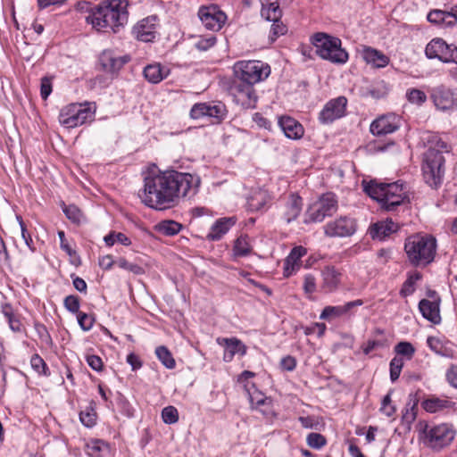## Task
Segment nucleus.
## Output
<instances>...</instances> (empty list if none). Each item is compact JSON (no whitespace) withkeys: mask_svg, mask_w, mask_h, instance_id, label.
<instances>
[{"mask_svg":"<svg viewBox=\"0 0 457 457\" xmlns=\"http://www.w3.org/2000/svg\"><path fill=\"white\" fill-rule=\"evenodd\" d=\"M200 185L197 174L168 169L145 177L144 188L138 196L145 206L163 211L176 206L181 198L194 197Z\"/></svg>","mask_w":457,"mask_h":457,"instance_id":"nucleus-1","label":"nucleus"},{"mask_svg":"<svg viewBox=\"0 0 457 457\" xmlns=\"http://www.w3.org/2000/svg\"><path fill=\"white\" fill-rule=\"evenodd\" d=\"M422 140L427 147L423 154L422 173L425 182L437 188L444 180L445 159L444 154H449L451 146L436 133H426Z\"/></svg>","mask_w":457,"mask_h":457,"instance_id":"nucleus-2","label":"nucleus"},{"mask_svg":"<svg viewBox=\"0 0 457 457\" xmlns=\"http://www.w3.org/2000/svg\"><path fill=\"white\" fill-rule=\"evenodd\" d=\"M128 0H105L92 8L87 22L98 31L118 33L129 21Z\"/></svg>","mask_w":457,"mask_h":457,"instance_id":"nucleus-3","label":"nucleus"},{"mask_svg":"<svg viewBox=\"0 0 457 457\" xmlns=\"http://www.w3.org/2000/svg\"><path fill=\"white\" fill-rule=\"evenodd\" d=\"M362 187L363 191L386 212H395L398 206L410 202L406 186L401 180L392 183L363 180Z\"/></svg>","mask_w":457,"mask_h":457,"instance_id":"nucleus-4","label":"nucleus"},{"mask_svg":"<svg viewBox=\"0 0 457 457\" xmlns=\"http://www.w3.org/2000/svg\"><path fill=\"white\" fill-rule=\"evenodd\" d=\"M404 250L413 266H426L435 258L436 241L432 236L412 235L406 239Z\"/></svg>","mask_w":457,"mask_h":457,"instance_id":"nucleus-5","label":"nucleus"},{"mask_svg":"<svg viewBox=\"0 0 457 457\" xmlns=\"http://www.w3.org/2000/svg\"><path fill=\"white\" fill-rule=\"evenodd\" d=\"M312 43L316 48V54L323 60L337 64H344L348 61V53L342 48L341 39L337 37L317 32L312 37Z\"/></svg>","mask_w":457,"mask_h":457,"instance_id":"nucleus-6","label":"nucleus"},{"mask_svg":"<svg viewBox=\"0 0 457 457\" xmlns=\"http://www.w3.org/2000/svg\"><path fill=\"white\" fill-rule=\"evenodd\" d=\"M233 71L234 79L253 86L268 78L270 73L268 64L255 60L237 62Z\"/></svg>","mask_w":457,"mask_h":457,"instance_id":"nucleus-7","label":"nucleus"},{"mask_svg":"<svg viewBox=\"0 0 457 457\" xmlns=\"http://www.w3.org/2000/svg\"><path fill=\"white\" fill-rule=\"evenodd\" d=\"M455 431L447 424H440L436 426L424 425L420 430V437L424 444L435 450H440L447 445L453 440Z\"/></svg>","mask_w":457,"mask_h":457,"instance_id":"nucleus-8","label":"nucleus"},{"mask_svg":"<svg viewBox=\"0 0 457 457\" xmlns=\"http://www.w3.org/2000/svg\"><path fill=\"white\" fill-rule=\"evenodd\" d=\"M338 209L337 195L332 192L321 195L319 200L307 210L305 222H321L327 217H331Z\"/></svg>","mask_w":457,"mask_h":457,"instance_id":"nucleus-9","label":"nucleus"},{"mask_svg":"<svg viewBox=\"0 0 457 457\" xmlns=\"http://www.w3.org/2000/svg\"><path fill=\"white\" fill-rule=\"evenodd\" d=\"M87 104H71L63 107L59 113V122L67 129H72L93 119L94 112Z\"/></svg>","mask_w":457,"mask_h":457,"instance_id":"nucleus-10","label":"nucleus"},{"mask_svg":"<svg viewBox=\"0 0 457 457\" xmlns=\"http://www.w3.org/2000/svg\"><path fill=\"white\" fill-rule=\"evenodd\" d=\"M324 234L328 237H347L353 236L357 230L356 220L349 216H340L338 219L328 221L323 227Z\"/></svg>","mask_w":457,"mask_h":457,"instance_id":"nucleus-11","label":"nucleus"},{"mask_svg":"<svg viewBox=\"0 0 457 457\" xmlns=\"http://www.w3.org/2000/svg\"><path fill=\"white\" fill-rule=\"evenodd\" d=\"M229 90L236 103L243 108L255 107L257 96L253 85L234 79Z\"/></svg>","mask_w":457,"mask_h":457,"instance_id":"nucleus-12","label":"nucleus"},{"mask_svg":"<svg viewBox=\"0 0 457 457\" xmlns=\"http://www.w3.org/2000/svg\"><path fill=\"white\" fill-rule=\"evenodd\" d=\"M347 99L345 96H338L329 100L319 113V121L321 124H331L345 114Z\"/></svg>","mask_w":457,"mask_h":457,"instance_id":"nucleus-13","label":"nucleus"},{"mask_svg":"<svg viewBox=\"0 0 457 457\" xmlns=\"http://www.w3.org/2000/svg\"><path fill=\"white\" fill-rule=\"evenodd\" d=\"M198 16L203 25L209 30L219 31L224 25L227 16L217 5L201 6Z\"/></svg>","mask_w":457,"mask_h":457,"instance_id":"nucleus-14","label":"nucleus"},{"mask_svg":"<svg viewBox=\"0 0 457 457\" xmlns=\"http://www.w3.org/2000/svg\"><path fill=\"white\" fill-rule=\"evenodd\" d=\"M130 61L128 54L119 55L113 50L105 49L98 57V62L102 70L109 74L116 75L122 67Z\"/></svg>","mask_w":457,"mask_h":457,"instance_id":"nucleus-15","label":"nucleus"},{"mask_svg":"<svg viewBox=\"0 0 457 457\" xmlns=\"http://www.w3.org/2000/svg\"><path fill=\"white\" fill-rule=\"evenodd\" d=\"M157 16L151 15L137 21L131 33L139 41L153 42L157 35Z\"/></svg>","mask_w":457,"mask_h":457,"instance_id":"nucleus-16","label":"nucleus"},{"mask_svg":"<svg viewBox=\"0 0 457 457\" xmlns=\"http://www.w3.org/2000/svg\"><path fill=\"white\" fill-rule=\"evenodd\" d=\"M430 97L439 110L447 111L457 107V94L444 85L433 87Z\"/></svg>","mask_w":457,"mask_h":457,"instance_id":"nucleus-17","label":"nucleus"},{"mask_svg":"<svg viewBox=\"0 0 457 457\" xmlns=\"http://www.w3.org/2000/svg\"><path fill=\"white\" fill-rule=\"evenodd\" d=\"M399 119L394 114L383 115L373 120L370 130L374 136H385L399 129Z\"/></svg>","mask_w":457,"mask_h":457,"instance_id":"nucleus-18","label":"nucleus"},{"mask_svg":"<svg viewBox=\"0 0 457 457\" xmlns=\"http://www.w3.org/2000/svg\"><path fill=\"white\" fill-rule=\"evenodd\" d=\"M342 273L335 266H325L321 270L320 289L322 292L333 293L339 287Z\"/></svg>","mask_w":457,"mask_h":457,"instance_id":"nucleus-19","label":"nucleus"},{"mask_svg":"<svg viewBox=\"0 0 457 457\" xmlns=\"http://www.w3.org/2000/svg\"><path fill=\"white\" fill-rule=\"evenodd\" d=\"M217 341L220 345L224 346L225 348L223 361L226 362L232 361L236 354H239L240 356H245L246 354V345L237 337L218 338Z\"/></svg>","mask_w":457,"mask_h":457,"instance_id":"nucleus-20","label":"nucleus"},{"mask_svg":"<svg viewBox=\"0 0 457 457\" xmlns=\"http://www.w3.org/2000/svg\"><path fill=\"white\" fill-rule=\"evenodd\" d=\"M427 345L432 352L441 357L448 359H456L457 357L455 346L451 342H443L440 338L430 336L427 338Z\"/></svg>","mask_w":457,"mask_h":457,"instance_id":"nucleus-21","label":"nucleus"},{"mask_svg":"<svg viewBox=\"0 0 457 457\" xmlns=\"http://www.w3.org/2000/svg\"><path fill=\"white\" fill-rule=\"evenodd\" d=\"M362 304L363 301L361 299H357L354 301L348 302L344 305H328L322 310L320 315V319L331 320L334 318H338L348 313L353 308L361 306Z\"/></svg>","mask_w":457,"mask_h":457,"instance_id":"nucleus-22","label":"nucleus"},{"mask_svg":"<svg viewBox=\"0 0 457 457\" xmlns=\"http://www.w3.org/2000/svg\"><path fill=\"white\" fill-rule=\"evenodd\" d=\"M278 125L285 136L290 139H300L304 134L303 125L292 117L281 116L278 119Z\"/></svg>","mask_w":457,"mask_h":457,"instance_id":"nucleus-23","label":"nucleus"},{"mask_svg":"<svg viewBox=\"0 0 457 457\" xmlns=\"http://www.w3.org/2000/svg\"><path fill=\"white\" fill-rule=\"evenodd\" d=\"M303 209V199L297 194H290L287 197L282 218L287 223L295 220Z\"/></svg>","mask_w":457,"mask_h":457,"instance_id":"nucleus-24","label":"nucleus"},{"mask_svg":"<svg viewBox=\"0 0 457 457\" xmlns=\"http://www.w3.org/2000/svg\"><path fill=\"white\" fill-rule=\"evenodd\" d=\"M397 231V225L392 220L377 221L370 225L369 233L372 239L384 240Z\"/></svg>","mask_w":457,"mask_h":457,"instance_id":"nucleus-25","label":"nucleus"},{"mask_svg":"<svg viewBox=\"0 0 457 457\" xmlns=\"http://www.w3.org/2000/svg\"><path fill=\"white\" fill-rule=\"evenodd\" d=\"M307 253L305 247L299 245L294 247L285 260L284 276H292L301 267L300 261Z\"/></svg>","mask_w":457,"mask_h":457,"instance_id":"nucleus-26","label":"nucleus"},{"mask_svg":"<svg viewBox=\"0 0 457 457\" xmlns=\"http://www.w3.org/2000/svg\"><path fill=\"white\" fill-rule=\"evenodd\" d=\"M235 217L218 219L211 227L207 238L212 241L220 240L236 224Z\"/></svg>","mask_w":457,"mask_h":457,"instance_id":"nucleus-27","label":"nucleus"},{"mask_svg":"<svg viewBox=\"0 0 457 457\" xmlns=\"http://www.w3.org/2000/svg\"><path fill=\"white\" fill-rule=\"evenodd\" d=\"M449 49L450 45L444 39L434 38L427 45L425 54L428 59H438L445 62V57L450 53Z\"/></svg>","mask_w":457,"mask_h":457,"instance_id":"nucleus-28","label":"nucleus"},{"mask_svg":"<svg viewBox=\"0 0 457 457\" xmlns=\"http://www.w3.org/2000/svg\"><path fill=\"white\" fill-rule=\"evenodd\" d=\"M361 56L366 63L375 68H384L389 63V57L370 46H364Z\"/></svg>","mask_w":457,"mask_h":457,"instance_id":"nucleus-29","label":"nucleus"},{"mask_svg":"<svg viewBox=\"0 0 457 457\" xmlns=\"http://www.w3.org/2000/svg\"><path fill=\"white\" fill-rule=\"evenodd\" d=\"M419 310L426 320L434 324H439L441 321L439 303L428 299H422L419 303Z\"/></svg>","mask_w":457,"mask_h":457,"instance_id":"nucleus-30","label":"nucleus"},{"mask_svg":"<svg viewBox=\"0 0 457 457\" xmlns=\"http://www.w3.org/2000/svg\"><path fill=\"white\" fill-rule=\"evenodd\" d=\"M143 73L148 82L157 84L168 77L170 71L160 63H154L145 66Z\"/></svg>","mask_w":457,"mask_h":457,"instance_id":"nucleus-31","label":"nucleus"},{"mask_svg":"<svg viewBox=\"0 0 457 457\" xmlns=\"http://www.w3.org/2000/svg\"><path fill=\"white\" fill-rule=\"evenodd\" d=\"M261 15L267 21L281 19L282 10L278 0H261Z\"/></svg>","mask_w":457,"mask_h":457,"instance_id":"nucleus-32","label":"nucleus"},{"mask_svg":"<svg viewBox=\"0 0 457 457\" xmlns=\"http://www.w3.org/2000/svg\"><path fill=\"white\" fill-rule=\"evenodd\" d=\"M454 403L447 398H439L432 396L422 402L423 409L430 413H435L439 411L452 408Z\"/></svg>","mask_w":457,"mask_h":457,"instance_id":"nucleus-33","label":"nucleus"},{"mask_svg":"<svg viewBox=\"0 0 457 457\" xmlns=\"http://www.w3.org/2000/svg\"><path fill=\"white\" fill-rule=\"evenodd\" d=\"M2 314L6 319L9 328L15 333L23 331V326L18 315L14 313L13 308L10 303H4L2 305Z\"/></svg>","mask_w":457,"mask_h":457,"instance_id":"nucleus-34","label":"nucleus"},{"mask_svg":"<svg viewBox=\"0 0 457 457\" xmlns=\"http://www.w3.org/2000/svg\"><path fill=\"white\" fill-rule=\"evenodd\" d=\"M156 228L158 232L164 236L171 237L175 236L182 228V225L175 220H166L163 221H161L157 226Z\"/></svg>","mask_w":457,"mask_h":457,"instance_id":"nucleus-35","label":"nucleus"},{"mask_svg":"<svg viewBox=\"0 0 457 457\" xmlns=\"http://www.w3.org/2000/svg\"><path fill=\"white\" fill-rule=\"evenodd\" d=\"M421 274L418 271L408 274L407 279L403 282L400 290L401 296L407 297L411 295L415 292L416 282L421 279Z\"/></svg>","mask_w":457,"mask_h":457,"instance_id":"nucleus-36","label":"nucleus"},{"mask_svg":"<svg viewBox=\"0 0 457 457\" xmlns=\"http://www.w3.org/2000/svg\"><path fill=\"white\" fill-rule=\"evenodd\" d=\"M155 354L162 364L170 370H172L176 366V361L170 353V351L164 345H160L155 349Z\"/></svg>","mask_w":457,"mask_h":457,"instance_id":"nucleus-37","label":"nucleus"},{"mask_svg":"<svg viewBox=\"0 0 457 457\" xmlns=\"http://www.w3.org/2000/svg\"><path fill=\"white\" fill-rule=\"evenodd\" d=\"M272 24L270 30L269 41L273 44L279 37L287 33V26L281 21V19L272 20Z\"/></svg>","mask_w":457,"mask_h":457,"instance_id":"nucleus-38","label":"nucleus"},{"mask_svg":"<svg viewBox=\"0 0 457 457\" xmlns=\"http://www.w3.org/2000/svg\"><path fill=\"white\" fill-rule=\"evenodd\" d=\"M394 351L396 354L395 356L400 355L405 357L406 360L410 361L412 359L416 350L411 343L407 341H402L395 345Z\"/></svg>","mask_w":457,"mask_h":457,"instance_id":"nucleus-39","label":"nucleus"},{"mask_svg":"<svg viewBox=\"0 0 457 457\" xmlns=\"http://www.w3.org/2000/svg\"><path fill=\"white\" fill-rule=\"evenodd\" d=\"M31 368L38 374L45 377L50 376V370L46 361L37 353H35L30 358Z\"/></svg>","mask_w":457,"mask_h":457,"instance_id":"nucleus-40","label":"nucleus"},{"mask_svg":"<svg viewBox=\"0 0 457 457\" xmlns=\"http://www.w3.org/2000/svg\"><path fill=\"white\" fill-rule=\"evenodd\" d=\"M226 114L227 111L224 104L220 103L216 104H208L207 117L215 119V122H220Z\"/></svg>","mask_w":457,"mask_h":457,"instance_id":"nucleus-41","label":"nucleus"},{"mask_svg":"<svg viewBox=\"0 0 457 457\" xmlns=\"http://www.w3.org/2000/svg\"><path fill=\"white\" fill-rule=\"evenodd\" d=\"M233 252L236 257H244L250 253L251 247L246 240V237H239L235 241Z\"/></svg>","mask_w":457,"mask_h":457,"instance_id":"nucleus-42","label":"nucleus"},{"mask_svg":"<svg viewBox=\"0 0 457 457\" xmlns=\"http://www.w3.org/2000/svg\"><path fill=\"white\" fill-rule=\"evenodd\" d=\"M62 212H64L66 218L70 220L72 223L79 224L81 222L83 214L76 205H64L62 208Z\"/></svg>","mask_w":457,"mask_h":457,"instance_id":"nucleus-43","label":"nucleus"},{"mask_svg":"<svg viewBox=\"0 0 457 457\" xmlns=\"http://www.w3.org/2000/svg\"><path fill=\"white\" fill-rule=\"evenodd\" d=\"M403 367V360L402 357L395 356L390 361L389 370H390V379L392 382H395L399 378Z\"/></svg>","mask_w":457,"mask_h":457,"instance_id":"nucleus-44","label":"nucleus"},{"mask_svg":"<svg viewBox=\"0 0 457 457\" xmlns=\"http://www.w3.org/2000/svg\"><path fill=\"white\" fill-rule=\"evenodd\" d=\"M162 419L165 424H174L179 420V411L176 407L169 405L162 409Z\"/></svg>","mask_w":457,"mask_h":457,"instance_id":"nucleus-45","label":"nucleus"},{"mask_svg":"<svg viewBox=\"0 0 457 457\" xmlns=\"http://www.w3.org/2000/svg\"><path fill=\"white\" fill-rule=\"evenodd\" d=\"M307 445L314 449H320L327 444L326 437L320 433H310L306 437Z\"/></svg>","mask_w":457,"mask_h":457,"instance_id":"nucleus-46","label":"nucleus"},{"mask_svg":"<svg viewBox=\"0 0 457 457\" xmlns=\"http://www.w3.org/2000/svg\"><path fill=\"white\" fill-rule=\"evenodd\" d=\"M79 420L81 423L87 428H92L96 425V413L92 408H87L79 413Z\"/></svg>","mask_w":457,"mask_h":457,"instance_id":"nucleus-47","label":"nucleus"},{"mask_svg":"<svg viewBox=\"0 0 457 457\" xmlns=\"http://www.w3.org/2000/svg\"><path fill=\"white\" fill-rule=\"evenodd\" d=\"M406 97L411 104H415L418 105L424 104L427 100L426 94L423 91L417 88H411L407 90Z\"/></svg>","mask_w":457,"mask_h":457,"instance_id":"nucleus-48","label":"nucleus"},{"mask_svg":"<svg viewBox=\"0 0 457 457\" xmlns=\"http://www.w3.org/2000/svg\"><path fill=\"white\" fill-rule=\"evenodd\" d=\"M63 305L70 312L78 314L79 312L80 299L77 295H70L64 298Z\"/></svg>","mask_w":457,"mask_h":457,"instance_id":"nucleus-49","label":"nucleus"},{"mask_svg":"<svg viewBox=\"0 0 457 457\" xmlns=\"http://www.w3.org/2000/svg\"><path fill=\"white\" fill-rule=\"evenodd\" d=\"M208 103L195 104L190 110V117L194 120H198L203 117H207Z\"/></svg>","mask_w":457,"mask_h":457,"instance_id":"nucleus-50","label":"nucleus"},{"mask_svg":"<svg viewBox=\"0 0 457 457\" xmlns=\"http://www.w3.org/2000/svg\"><path fill=\"white\" fill-rule=\"evenodd\" d=\"M217 38L214 35L200 37L195 43V47L200 51H207L216 44Z\"/></svg>","mask_w":457,"mask_h":457,"instance_id":"nucleus-51","label":"nucleus"},{"mask_svg":"<svg viewBox=\"0 0 457 457\" xmlns=\"http://www.w3.org/2000/svg\"><path fill=\"white\" fill-rule=\"evenodd\" d=\"M77 319H78L79 325L80 326L81 329L84 331L90 330L95 322L94 317H92L85 312H79L77 314Z\"/></svg>","mask_w":457,"mask_h":457,"instance_id":"nucleus-52","label":"nucleus"},{"mask_svg":"<svg viewBox=\"0 0 457 457\" xmlns=\"http://www.w3.org/2000/svg\"><path fill=\"white\" fill-rule=\"evenodd\" d=\"M101 440H96L87 445V454L89 457H102L101 452L104 446Z\"/></svg>","mask_w":457,"mask_h":457,"instance_id":"nucleus-53","label":"nucleus"},{"mask_svg":"<svg viewBox=\"0 0 457 457\" xmlns=\"http://www.w3.org/2000/svg\"><path fill=\"white\" fill-rule=\"evenodd\" d=\"M34 328L40 338V340L46 345H52L51 336L46 328V327L39 322L34 323Z\"/></svg>","mask_w":457,"mask_h":457,"instance_id":"nucleus-54","label":"nucleus"},{"mask_svg":"<svg viewBox=\"0 0 457 457\" xmlns=\"http://www.w3.org/2000/svg\"><path fill=\"white\" fill-rule=\"evenodd\" d=\"M380 411L387 417H392L395 412V407L392 404L391 393L386 395L382 400Z\"/></svg>","mask_w":457,"mask_h":457,"instance_id":"nucleus-55","label":"nucleus"},{"mask_svg":"<svg viewBox=\"0 0 457 457\" xmlns=\"http://www.w3.org/2000/svg\"><path fill=\"white\" fill-rule=\"evenodd\" d=\"M117 263L120 268L131 271L134 274L139 275L144 273V269L141 266L131 263L124 258H120Z\"/></svg>","mask_w":457,"mask_h":457,"instance_id":"nucleus-56","label":"nucleus"},{"mask_svg":"<svg viewBox=\"0 0 457 457\" xmlns=\"http://www.w3.org/2000/svg\"><path fill=\"white\" fill-rule=\"evenodd\" d=\"M303 291L307 295H311L316 291V278L312 274H306L303 278Z\"/></svg>","mask_w":457,"mask_h":457,"instance_id":"nucleus-57","label":"nucleus"},{"mask_svg":"<svg viewBox=\"0 0 457 457\" xmlns=\"http://www.w3.org/2000/svg\"><path fill=\"white\" fill-rule=\"evenodd\" d=\"M86 359H87V362L88 366L92 370L98 371V372L103 370L104 363H103L102 359L99 356L91 354V355H87Z\"/></svg>","mask_w":457,"mask_h":457,"instance_id":"nucleus-58","label":"nucleus"},{"mask_svg":"<svg viewBox=\"0 0 457 457\" xmlns=\"http://www.w3.org/2000/svg\"><path fill=\"white\" fill-rule=\"evenodd\" d=\"M52 93V83L47 77L41 79L40 95L43 99H46Z\"/></svg>","mask_w":457,"mask_h":457,"instance_id":"nucleus-59","label":"nucleus"},{"mask_svg":"<svg viewBox=\"0 0 457 457\" xmlns=\"http://www.w3.org/2000/svg\"><path fill=\"white\" fill-rule=\"evenodd\" d=\"M280 366L284 370L293 371L296 367V360L291 355H287L281 359Z\"/></svg>","mask_w":457,"mask_h":457,"instance_id":"nucleus-60","label":"nucleus"},{"mask_svg":"<svg viewBox=\"0 0 457 457\" xmlns=\"http://www.w3.org/2000/svg\"><path fill=\"white\" fill-rule=\"evenodd\" d=\"M58 237L60 239V247L67 254L72 256L76 253L75 250L71 248V246L68 244L65 238V233L62 230L58 231Z\"/></svg>","mask_w":457,"mask_h":457,"instance_id":"nucleus-61","label":"nucleus"},{"mask_svg":"<svg viewBox=\"0 0 457 457\" xmlns=\"http://www.w3.org/2000/svg\"><path fill=\"white\" fill-rule=\"evenodd\" d=\"M446 380L454 388H457V365H451L445 373Z\"/></svg>","mask_w":457,"mask_h":457,"instance_id":"nucleus-62","label":"nucleus"},{"mask_svg":"<svg viewBox=\"0 0 457 457\" xmlns=\"http://www.w3.org/2000/svg\"><path fill=\"white\" fill-rule=\"evenodd\" d=\"M444 20V11L433 10L428 14V21L431 23L441 25Z\"/></svg>","mask_w":457,"mask_h":457,"instance_id":"nucleus-63","label":"nucleus"},{"mask_svg":"<svg viewBox=\"0 0 457 457\" xmlns=\"http://www.w3.org/2000/svg\"><path fill=\"white\" fill-rule=\"evenodd\" d=\"M383 344L379 340H368L361 345L362 352L365 355L370 354L373 350L382 346Z\"/></svg>","mask_w":457,"mask_h":457,"instance_id":"nucleus-64","label":"nucleus"}]
</instances>
